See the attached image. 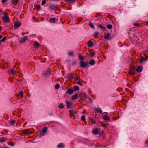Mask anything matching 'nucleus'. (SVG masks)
Here are the masks:
<instances>
[{
  "label": "nucleus",
  "mask_w": 148,
  "mask_h": 148,
  "mask_svg": "<svg viewBox=\"0 0 148 148\" xmlns=\"http://www.w3.org/2000/svg\"><path fill=\"white\" fill-rule=\"evenodd\" d=\"M2 13L4 15V16H3L2 18L3 21L6 23H9L10 22V20L8 13L5 11H2Z\"/></svg>",
  "instance_id": "f257e3e1"
},
{
  "label": "nucleus",
  "mask_w": 148,
  "mask_h": 148,
  "mask_svg": "<svg viewBox=\"0 0 148 148\" xmlns=\"http://www.w3.org/2000/svg\"><path fill=\"white\" fill-rule=\"evenodd\" d=\"M80 66L83 68H85L86 67H88V63L87 62L82 61H80Z\"/></svg>",
  "instance_id": "f03ea898"
},
{
  "label": "nucleus",
  "mask_w": 148,
  "mask_h": 148,
  "mask_svg": "<svg viewBox=\"0 0 148 148\" xmlns=\"http://www.w3.org/2000/svg\"><path fill=\"white\" fill-rule=\"evenodd\" d=\"M136 72V69L134 67L131 68L129 70V73L130 75H134Z\"/></svg>",
  "instance_id": "7ed1b4c3"
},
{
  "label": "nucleus",
  "mask_w": 148,
  "mask_h": 148,
  "mask_svg": "<svg viewBox=\"0 0 148 148\" xmlns=\"http://www.w3.org/2000/svg\"><path fill=\"white\" fill-rule=\"evenodd\" d=\"M148 59V56H146L145 57L141 56L140 59H139V62L140 63H142L143 62L146 61Z\"/></svg>",
  "instance_id": "20e7f679"
},
{
  "label": "nucleus",
  "mask_w": 148,
  "mask_h": 148,
  "mask_svg": "<svg viewBox=\"0 0 148 148\" xmlns=\"http://www.w3.org/2000/svg\"><path fill=\"white\" fill-rule=\"evenodd\" d=\"M28 39V37L27 36H25L20 41V42L21 43H23L27 40Z\"/></svg>",
  "instance_id": "39448f33"
},
{
  "label": "nucleus",
  "mask_w": 148,
  "mask_h": 148,
  "mask_svg": "<svg viewBox=\"0 0 148 148\" xmlns=\"http://www.w3.org/2000/svg\"><path fill=\"white\" fill-rule=\"evenodd\" d=\"M67 91V93L69 94H71L73 93L74 90L72 87H70L68 89Z\"/></svg>",
  "instance_id": "423d86ee"
},
{
  "label": "nucleus",
  "mask_w": 148,
  "mask_h": 148,
  "mask_svg": "<svg viewBox=\"0 0 148 148\" xmlns=\"http://www.w3.org/2000/svg\"><path fill=\"white\" fill-rule=\"evenodd\" d=\"M64 145L63 143H60L57 145L58 148H64Z\"/></svg>",
  "instance_id": "0eeeda50"
},
{
  "label": "nucleus",
  "mask_w": 148,
  "mask_h": 148,
  "mask_svg": "<svg viewBox=\"0 0 148 148\" xmlns=\"http://www.w3.org/2000/svg\"><path fill=\"white\" fill-rule=\"evenodd\" d=\"M110 34L109 33H108L107 34H105L104 35V38L105 39L108 40H110L111 38L109 37Z\"/></svg>",
  "instance_id": "6e6552de"
},
{
  "label": "nucleus",
  "mask_w": 148,
  "mask_h": 148,
  "mask_svg": "<svg viewBox=\"0 0 148 148\" xmlns=\"http://www.w3.org/2000/svg\"><path fill=\"white\" fill-rule=\"evenodd\" d=\"M21 24L19 22L16 23L14 24V29H16L19 28L21 25Z\"/></svg>",
  "instance_id": "1a4fd4ad"
},
{
  "label": "nucleus",
  "mask_w": 148,
  "mask_h": 148,
  "mask_svg": "<svg viewBox=\"0 0 148 148\" xmlns=\"http://www.w3.org/2000/svg\"><path fill=\"white\" fill-rule=\"evenodd\" d=\"M40 46V44L38 42L35 41L34 43V48H38Z\"/></svg>",
  "instance_id": "9d476101"
},
{
  "label": "nucleus",
  "mask_w": 148,
  "mask_h": 148,
  "mask_svg": "<svg viewBox=\"0 0 148 148\" xmlns=\"http://www.w3.org/2000/svg\"><path fill=\"white\" fill-rule=\"evenodd\" d=\"M69 112L71 116H72L76 114V112L73 110H71L69 111Z\"/></svg>",
  "instance_id": "9b49d317"
},
{
  "label": "nucleus",
  "mask_w": 148,
  "mask_h": 148,
  "mask_svg": "<svg viewBox=\"0 0 148 148\" xmlns=\"http://www.w3.org/2000/svg\"><path fill=\"white\" fill-rule=\"evenodd\" d=\"M95 110L98 113H99L101 114L102 112V111L100 108H95Z\"/></svg>",
  "instance_id": "f8f14e48"
},
{
  "label": "nucleus",
  "mask_w": 148,
  "mask_h": 148,
  "mask_svg": "<svg viewBox=\"0 0 148 148\" xmlns=\"http://www.w3.org/2000/svg\"><path fill=\"white\" fill-rule=\"evenodd\" d=\"M88 45L89 47H92L93 45V42L90 40L89 41L88 43Z\"/></svg>",
  "instance_id": "ddd939ff"
},
{
  "label": "nucleus",
  "mask_w": 148,
  "mask_h": 148,
  "mask_svg": "<svg viewBox=\"0 0 148 148\" xmlns=\"http://www.w3.org/2000/svg\"><path fill=\"white\" fill-rule=\"evenodd\" d=\"M78 96V94L77 93H76L73 95L71 98V99L72 100H75L76 99L77 97Z\"/></svg>",
  "instance_id": "4468645a"
},
{
  "label": "nucleus",
  "mask_w": 148,
  "mask_h": 148,
  "mask_svg": "<svg viewBox=\"0 0 148 148\" xmlns=\"http://www.w3.org/2000/svg\"><path fill=\"white\" fill-rule=\"evenodd\" d=\"M65 102L66 104L67 107L68 108H70L72 105L71 103L69 102L67 100H66Z\"/></svg>",
  "instance_id": "2eb2a0df"
},
{
  "label": "nucleus",
  "mask_w": 148,
  "mask_h": 148,
  "mask_svg": "<svg viewBox=\"0 0 148 148\" xmlns=\"http://www.w3.org/2000/svg\"><path fill=\"white\" fill-rule=\"evenodd\" d=\"M93 133L94 135H97L99 134L98 130L97 128H96L93 131Z\"/></svg>",
  "instance_id": "dca6fc26"
},
{
  "label": "nucleus",
  "mask_w": 148,
  "mask_h": 148,
  "mask_svg": "<svg viewBox=\"0 0 148 148\" xmlns=\"http://www.w3.org/2000/svg\"><path fill=\"white\" fill-rule=\"evenodd\" d=\"M136 69L138 73L141 72L142 71V69L140 66L138 67Z\"/></svg>",
  "instance_id": "f3484780"
},
{
  "label": "nucleus",
  "mask_w": 148,
  "mask_h": 148,
  "mask_svg": "<svg viewBox=\"0 0 148 148\" xmlns=\"http://www.w3.org/2000/svg\"><path fill=\"white\" fill-rule=\"evenodd\" d=\"M95 60L92 59L89 62V64L91 66H93L95 65Z\"/></svg>",
  "instance_id": "a211bd4d"
},
{
  "label": "nucleus",
  "mask_w": 148,
  "mask_h": 148,
  "mask_svg": "<svg viewBox=\"0 0 148 148\" xmlns=\"http://www.w3.org/2000/svg\"><path fill=\"white\" fill-rule=\"evenodd\" d=\"M19 1V0H12L11 2L12 4L16 5L17 4Z\"/></svg>",
  "instance_id": "6ab92c4d"
},
{
  "label": "nucleus",
  "mask_w": 148,
  "mask_h": 148,
  "mask_svg": "<svg viewBox=\"0 0 148 148\" xmlns=\"http://www.w3.org/2000/svg\"><path fill=\"white\" fill-rule=\"evenodd\" d=\"M103 119L105 120H110V118L107 115H105L103 116Z\"/></svg>",
  "instance_id": "aec40b11"
},
{
  "label": "nucleus",
  "mask_w": 148,
  "mask_h": 148,
  "mask_svg": "<svg viewBox=\"0 0 148 148\" xmlns=\"http://www.w3.org/2000/svg\"><path fill=\"white\" fill-rule=\"evenodd\" d=\"M9 73L13 74L15 75L16 73L15 71L13 69H11L10 70H9Z\"/></svg>",
  "instance_id": "412c9836"
},
{
  "label": "nucleus",
  "mask_w": 148,
  "mask_h": 148,
  "mask_svg": "<svg viewBox=\"0 0 148 148\" xmlns=\"http://www.w3.org/2000/svg\"><path fill=\"white\" fill-rule=\"evenodd\" d=\"M49 8L52 9H54L57 8V6L54 4H52L50 5Z\"/></svg>",
  "instance_id": "4be33fe9"
},
{
  "label": "nucleus",
  "mask_w": 148,
  "mask_h": 148,
  "mask_svg": "<svg viewBox=\"0 0 148 148\" xmlns=\"http://www.w3.org/2000/svg\"><path fill=\"white\" fill-rule=\"evenodd\" d=\"M99 27L100 29H101L102 30H105L106 29V27L104 26L101 24H100L99 25Z\"/></svg>",
  "instance_id": "5701e85b"
},
{
  "label": "nucleus",
  "mask_w": 148,
  "mask_h": 148,
  "mask_svg": "<svg viewBox=\"0 0 148 148\" xmlns=\"http://www.w3.org/2000/svg\"><path fill=\"white\" fill-rule=\"evenodd\" d=\"M66 77L69 78H72L74 77L73 75L71 74H69L66 75Z\"/></svg>",
  "instance_id": "b1692460"
},
{
  "label": "nucleus",
  "mask_w": 148,
  "mask_h": 148,
  "mask_svg": "<svg viewBox=\"0 0 148 148\" xmlns=\"http://www.w3.org/2000/svg\"><path fill=\"white\" fill-rule=\"evenodd\" d=\"M99 32H96L94 35V36L96 38H97L99 36Z\"/></svg>",
  "instance_id": "393cba45"
},
{
  "label": "nucleus",
  "mask_w": 148,
  "mask_h": 148,
  "mask_svg": "<svg viewBox=\"0 0 148 148\" xmlns=\"http://www.w3.org/2000/svg\"><path fill=\"white\" fill-rule=\"evenodd\" d=\"M88 24H89V25L91 28H92L93 29L94 28V26L93 25V24L92 22H91L90 21L89 22Z\"/></svg>",
  "instance_id": "a878e982"
},
{
  "label": "nucleus",
  "mask_w": 148,
  "mask_h": 148,
  "mask_svg": "<svg viewBox=\"0 0 148 148\" xmlns=\"http://www.w3.org/2000/svg\"><path fill=\"white\" fill-rule=\"evenodd\" d=\"M6 138H5L4 137H0V141L1 142L5 141L6 140Z\"/></svg>",
  "instance_id": "bb28decb"
},
{
  "label": "nucleus",
  "mask_w": 148,
  "mask_h": 148,
  "mask_svg": "<svg viewBox=\"0 0 148 148\" xmlns=\"http://www.w3.org/2000/svg\"><path fill=\"white\" fill-rule=\"evenodd\" d=\"M64 106L62 103H60L58 106V107L61 109L64 108Z\"/></svg>",
  "instance_id": "cd10ccee"
},
{
  "label": "nucleus",
  "mask_w": 148,
  "mask_h": 148,
  "mask_svg": "<svg viewBox=\"0 0 148 148\" xmlns=\"http://www.w3.org/2000/svg\"><path fill=\"white\" fill-rule=\"evenodd\" d=\"M75 91L79 90V87L78 86H75L73 87Z\"/></svg>",
  "instance_id": "c85d7f7f"
},
{
  "label": "nucleus",
  "mask_w": 148,
  "mask_h": 148,
  "mask_svg": "<svg viewBox=\"0 0 148 148\" xmlns=\"http://www.w3.org/2000/svg\"><path fill=\"white\" fill-rule=\"evenodd\" d=\"M10 122L12 125L16 123V121L13 120H10Z\"/></svg>",
  "instance_id": "c756f323"
},
{
  "label": "nucleus",
  "mask_w": 148,
  "mask_h": 148,
  "mask_svg": "<svg viewBox=\"0 0 148 148\" xmlns=\"http://www.w3.org/2000/svg\"><path fill=\"white\" fill-rule=\"evenodd\" d=\"M18 95L20 96L21 98L23 97V92L22 91H20L19 92Z\"/></svg>",
  "instance_id": "7c9ffc66"
},
{
  "label": "nucleus",
  "mask_w": 148,
  "mask_h": 148,
  "mask_svg": "<svg viewBox=\"0 0 148 148\" xmlns=\"http://www.w3.org/2000/svg\"><path fill=\"white\" fill-rule=\"evenodd\" d=\"M50 20L51 22L54 23L55 22V18H51Z\"/></svg>",
  "instance_id": "2f4dec72"
},
{
  "label": "nucleus",
  "mask_w": 148,
  "mask_h": 148,
  "mask_svg": "<svg viewBox=\"0 0 148 148\" xmlns=\"http://www.w3.org/2000/svg\"><path fill=\"white\" fill-rule=\"evenodd\" d=\"M106 27L107 28L110 29L112 28V26L111 24H108L106 26Z\"/></svg>",
  "instance_id": "473e14b6"
},
{
  "label": "nucleus",
  "mask_w": 148,
  "mask_h": 148,
  "mask_svg": "<svg viewBox=\"0 0 148 148\" xmlns=\"http://www.w3.org/2000/svg\"><path fill=\"white\" fill-rule=\"evenodd\" d=\"M47 127H44L42 129V132H45L47 131Z\"/></svg>",
  "instance_id": "72a5a7b5"
},
{
  "label": "nucleus",
  "mask_w": 148,
  "mask_h": 148,
  "mask_svg": "<svg viewBox=\"0 0 148 148\" xmlns=\"http://www.w3.org/2000/svg\"><path fill=\"white\" fill-rule=\"evenodd\" d=\"M50 74V72L49 70H47V71L44 73V75H48Z\"/></svg>",
  "instance_id": "f704fd0d"
},
{
  "label": "nucleus",
  "mask_w": 148,
  "mask_h": 148,
  "mask_svg": "<svg viewBox=\"0 0 148 148\" xmlns=\"http://www.w3.org/2000/svg\"><path fill=\"white\" fill-rule=\"evenodd\" d=\"M79 58L80 59L82 60L83 61L84 60V58L83 56H81L80 55H79Z\"/></svg>",
  "instance_id": "c9c22d12"
},
{
  "label": "nucleus",
  "mask_w": 148,
  "mask_h": 148,
  "mask_svg": "<svg viewBox=\"0 0 148 148\" xmlns=\"http://www.w3.org/2000/svg\"><path fill=\"white\" fill-rule=\"evenodd\" d=\"M85 117L84 116H81V120L82 121H85Z\"/></svg>",
  "instance_id": "e433bc0d"
},
{
  "label": "nucleus",
  "mask_w": 148,
  "mask_h": 148,
  "mask_svg": "<svg viewBox=\"0 0 148 148\" xmlns=\"http://www.w3.org/2000/svg\"><path fill=\"white\" fill-rule=\"evenodd\" d=\"M7 38L6 37H4L1 40V42H4L6 40Z\"/></svg>",
  "instance_id": "4c0bfd02"
},
{
  "label": "nucleus",
  "mask_w": 148,
  "mask_h": 148,
  "mask_svg": "<svg viewBox=\"0 0 148 148\" xmlns=\"http://www.w3.org/2000/svg\"><path fill=\"white\" fill-rule=\"evenodd\" d=\"M60 85L59 84H57L56 85L55 88L56 89H58L59 88Z\"/></svg>",
  "instance_id": "58836bf2"
},
{
  "label": "nucleus",
  "mask_w": 148,
  "mask_h": 148,
  "mask_svg": "<svg viewBox=\"0 0 148 148\" xmlns=\"http://www.w3.org/2000/svg\"><path fill=\"white\" fill-rule=\"evenodd\" d=\"M91 121L93 123H96L95 120L93 118H91Z\"/></svg>",
  "instance_id": "ea45409f"
},
{
  "label": "nucleus",
  "mask_w": 148,
  "mask_h": 148,
  "mask_svg": "<svg viewBox=\"0 0 148 148\" xmlns=\"http://www.w3.org/2000/svg\"><path fill=\"white\" fill-rule=\"evenodd\" d=\"M46 0H43V1H42L41 5H44L46 3Z\"/></svg>",
  "instance_id": "a19ab883"
},
{
  "label": "nucleus",
  "mask_w": 148,
  "mask_h": 148,
  "mask_svg": "<svg viewBox=\"0 0 148 148\" xmlns=\"http://www.w3.org/2000/svg\"><path fill=\"white\" fill-rule=\"evenodd\" d=\"M68 54L70 55H72L73 54V53L72 51H70L68 52Z\"/></svg>",
  "instance_id": "79ce46f5"
},
{
  "label": "nucleus",
  "mask_w": 148,
  "mask_h": 148,
  "mask_svg": "<svg viewBox=\"0 0 148 148\" xmlns=\"http://www.w3.org/2000/svg\"><path fill=\"white\" fill-rule=\"evenodd\" d=\"M134 25L135 26H139L140 25V24H138V23H134Z\"/></svg>",
  "instance_id": "37998d69"
},
{
  "label": "nucleus",
  "mask_w": 148,
  "mask_h": 148,
  "mask_svg": "<svg viewBox=\"0 0 148 148\" xmlns=\"http://www.w3.org/2000/svg\"><path fill=\"white\" fill-rule=\"evenodd\" d=\"M36 35L35 34H33L30 36L35 37Z\"/></svg>",
  "instance_id": "c03bdc74"
},
{
  "label": "nucleus",
  "mask_w": 148,
  "mask_h": 148,
  "mask_svg": "<svg viewBox=\"0 0 148 148\" xmlns=\"http://www.w3.org/2000/svg\"><path fill=\"white\" fill-rule=\"evenodd\" d=\"M37 8L38 9H39L40 8V5H38L37 6Z\"/></svg>",
  "instance_id": "a18cd8bd"
},
{
  "label": "nucleus",
  "mask_w": 148,
  "mask_h": 148,
  "mask_svg": "<svg viewBox=\"0 0 148 148\" xmlns=\"http://www.w3.org/2000/svg\"><path fill=\"white\" fill-rule=\"evenodd\" d=\"M7 1V0H2L1 2L2 3H3Z\"/></svg>",
  "instance_id": "49530a36"
},
{
  "label": "nucleus",
  "mask_w": 148,
  "mask_h": 148,
  "mask_svg": "<svg viewBox=\"0 0 148 148\" xmlns=\"http://www.w3.org/2000/svg\"><path fill=\"white\" fill-rule=\"evenodd\" d=\"M75 1V0H71V1L69 3H73Z\"/></svg>",
  "instance_id": "de8ad7c7"
},
{
  "label": "nucleus",
  "mask_w": 148,
  "mask_h": 148,
  "mask_svg": "<svg viewBox=\"0 0 148 148\" xmlns=\"http://www.w3.org/2000/svg\"><path fill=\"white\" fill-rule=\"evenodd\" d=\"M71 0H65V1L69 3Z\"/></svg>",
  "instance_id": "09e8293b"
},
{
  "label": "nucleus",
  "mask_w": 148,
  "mask_h": 148,
  "mask_svg": "<svg viewBox=\"0 0 148 148\" xmlns=\"http://www.w3.org/2000/svg\"><path fill=\"white\" fill-rule=\"evenodd\" d=\"M94 55V53H90V55L91 56H93Z\"/></svg>",
  "instance_id": "8fccbe9b"
},
{
  "label": "nucleus",
  "mask_w": 148,
  "mask_h": 148,
  "mask_svg": "<svg viewBox=\"0 0 148 148\" xmlns=\"http://www.w3.org/2000/svg\"><path fill=\"white\" fill-rule=\"evenodd\" d=\"M112 118L113 119H114V120H116L118 119V118H115L113 117H112Z\"/></svg>",
  "instance_id": "3c124183"
},
{
  "label": "nucleus",
  "mask_w": 148,
  "mask_h": 148,
  "mask_svg": "<svg viewBox=\"0 0 148 148\" xmlns=\"http://www.w3.org/2000/svg\"><path fill=\"white\" fill-rule=\"evenodd\" d=\"M2 38V36L0 34V39H1Z\"/></svg>",
  "instance_id": "603ef678"
},
{
  "label": "nucleus",
  "mask_w": 148,
  "mask_h": 148,
  "mask_svg": "<svg viewBox=\"0 0 148 148\" xmlns=\"http://www.w3.org/2000/svg\"><path fill=\"white\" fill-rule=\"evenodd\" d=\"M88 99H89L90 100V101L91 102H92V101L91 100V98H90V97H89L88 98Z\"/></svg>",
  "instance_id": "864d4df0"
},
{
  "label": "nucleus",
  "mask_w": 148,
  "mask_h": 148,
  "mask_svg": "<svg viewBox=\"0 0 148 148\" xmlns=\"http://www.w3.org/2000/svg\"><path fill=\"white\" fill-rule=\"evenodd\" d=\"M2 27L1 26H0V31L1 29H2Z\"/></svg>",
  "instance_id": "5fc2aeb1"
},
{
  "label": "nucleus",
  "mask_w": 148,
  "mask_h": 148,
  "mask_svg": "<svg viewBox=\"0 0 148 148\" xmlns=\"http://www.w3.org/2000/svg\"><path fill=\"white\" fill-rule=\"evenodd\" d=\"M148 143V140H147V141L145 142V143H146V144H147Z\"/></svg>",
  "instance_id": "6e6d98bb"
},
{
  "label": "nucleus",
  "mask_w": 148,
  "mask_h": 148,
  "mask_svg": "<svg viewBox=\"0 0 148 148\" xmlns=\"http://www.w3.org/2000/svg\"><path fill=\"white\" fill-rule=\"evenodd\" d=\"M1 41L0 40V45H1Z\"/></svg>",
  "instance_id": "4d7b16f0"
},
{
  "label": "nucleus",
  "mask_w": 148,
  "mask_h": 148,
  "mask_svg": "<svg viewBox=\"0 0 148 148\" xmlns=\"http://www.w3.org/2000/svg\"><path fill=\"white\" fill-rule=\"evenodd\" d=\"M85 96H86V97H87L86 96V95H85Z\"/></svg>",
  "instance_id": "13d9d810"
}]
</instances>
